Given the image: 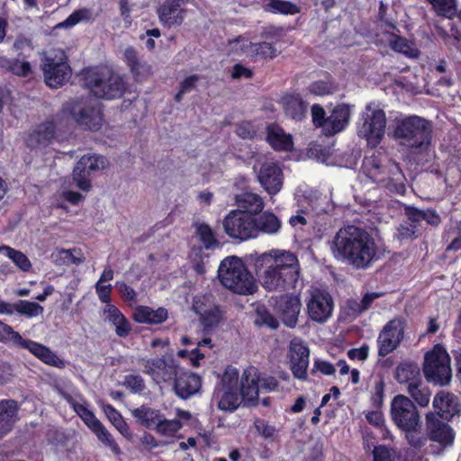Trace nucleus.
Instances as JSON below:
<instances>
[{
  "mask_svg": "<svg viewBox=\"0 0 461 461\" xmlns=\"http://www.w3.org/2000/svg\"><path fill=\"white\" fill-rule=\"evenodd\" d=\"M237 204L242 208L241 211L252 213L253 216L259 214L264 208L262 198L253 193H242L236 196Z\"/></svg>",
  "mask_w": 461,
  "mask_h": 461,
  "instance_id": "37998d69",
  "label": "nucleus"
},
{
  "mask_svg": "<svg viewBox=\"0 0 461 461\" xmlns=\"http://www.w3.org/2000/svg\"><path fill=\"white\" fill-rule=\"evenodd\" d=\"M262 287L267 292L288 293L296 287L301 274L297 256L290 251L271 249L249 256Z\"/></svg>",
  "mask_w": 461,
  "mask_h": 461,
  "instance_id": "f257e3e1",
  "label": "nucleus"
},
{
  "mask_svg": "<svg viewBox=\"0 0 461 461\" xmlns=\"http://www.w3.org/2000/svg\"><path fill=\"white\" fill-rule=\"evenodd\" d=\"M13 49L16 52V56L22 59H27L30 57V52L33 50L32 41L23 34H19L14 40Z\"/></svg>",
  "mask_w": 461,
  "mask_h": 461,
  "instance_id": "13d9d810",
  "label": "nucleus"
},
{
  "mask_svg": "<svg viewBox=\"0 0 461 461\" xmlns=\"http://www.w3.org/2000/svg\"><path fill=\"white\" fill-rule=\"evenodd\" d=\"M0 68L22 77H26L32 72L31 63L18 56L8 58L0 55Z\"/></svg>",
  "mask_w": 461,
  "mask_h": 461,
  "instance_id": "4c0bfd02",
  "label": "nucleus"
},
{
  "mask_svg": "<svg viewBox=\"0 0 461 461\" xmlns=\"http://www.w3.org/2000/svg\"><path fill=\"white\" fill-rule=\"evenodd\" d=\"M98 440L107 448H109L115 456H121L122 451L114 439L113 436L107 430L103 423L93 430Z\"/></svg>",
  "mask_w": 461,
  "mask_h": 461,
  "instance_id": "09e8293b",
  "label": "nucleus"
},
{
  "mask_svg": "<svg viewBox=\"0 0 461 461\" xmlns=\"http://www.w3.org/2000/svg\"><path fill=\"white\" fill-rule=\"evenodd\" d=\"M456 431L444 420L438 418L435 413L429 411L425 415V429L422 425L418 429L411 447L420 450L429 441L437 444V454H442L445 450L454 446Z\"/></svg>",
  "mask_w": 461,
  "mask_h": 461,
  "instance_id": "39448f33",
  "label": "nucleus"
},
{
  "mask_svg": "<svg viewBox=\"0 0 461 461\" xmlns=\"http://www.w3.org/2000/svg\"><path fill=\"white\" fill-rule=\"evenodd\" d=\"M438 16L451 18L456 14V0H427Z\"/></svg>",
  "mask_w": 461,
  "mask_h": 461,
  "instance_id": "6e6d98bb",
  "label": "nucleus"
},
{
  "mask_svg": "<svg viewBox=\"0 0 461 461\" xmlns=\"http://www.w3.org/2000/svg\"><path fill=\"white\" fill-rule=\"evenodd\" d=\"M385 33L389 34L388 41L392 50L405 55L411 52V47L406 38L395 32H389L388 31H386Z\"/></svg>",
  "mask_w": 461,
  "mask_h": 461,
  "instance_id": "052dcab7",
  "label": "nucleus"
},
{
  "mask_svg": "<svg viewBox=\"0 0 461 461\" xmlns=\"http://www.w3.org/2000/svg\"><path fill=\"white\" fill-rule=\"evenodd\" d=\"M423 374L429 383L444 386L452 377L450 357L441 344H436L426 352L423 363Z\"/></svg>",
  "mask_w": 461,
  "mask_h": 461,
  "instance_id": "6e6552de",
  "label": "nucleus"
},
{
  "mask_svg": "<svg viewBox=\"0 0 461 461\" xmlns=\"http://www.w3.org/2000/svg\"><path fill=\"white\" fill-rule=\"evenodd\" d=\"M123 61L137 81L149 77L152 73L151 66L140 59L138 51L132 46L125 49Z\"/></svg>",
  "mask_w": 461,
  "mask_h": 461,
  "instance_id": "72a5a7b5",
  "label": "nucleus"
},
{
  "mask_svg": "<svg viewBox=\"0 0 461 461\" xmlns=\"http://www.w3.org/2000/svg\"><path fill=\"white\" fill-rule=\"evenodd\" d=\"M85 86L97 98L116 99L122 96L126 89L124 77L112 71L86 69L83 75Z\"/></svg>",
  "mask_w": 461,
  "mask_h": 461,
  "instance_id": "423d86ee",
  "label": "nucleus"
},
{
  "mask_svg": "<svg viewBox=\"0 0 461 461\" xmlns=\"http://www.w3.org/2000/svg\"><path fill=\"white\" fill-rule=\"evenodd\" d=\"M0 252H5V255L22 271L28 272L31 270L32 263L23 252L6 245L0 246Z\"/></svg>",
  "mask_w": 461,
  "mask_h": 461,
  "instance_id": "de8ad7c7",
  "label": "nucleus"
},
{
  "mask_svg": "<svg viewBox=\"0 0 461 461\" xmlns=\"http://www.w3.org/2000/svg\"><path fill=\"white\" fill-rule=\"evenodd\" d=\"M195 234L199 238V240L203 243L205 249H213L220 244L216 238L215 232L210 227L209 224L202 222L196 225Z\"/></svg>",
  "mask_w": 461,
  "mask_h": 461,
  "instance_id": "49530a36",
  "label": "nucleus"
},
{
  "mask_svg": "<svg viewBox=\"0 0 461 461\" xmlns=\"http://www.w3.org/2000/svg\"><path fill=\"white\" fill-rule=\"evenodd\" d=\"M432 404L435 415L444 420L450 421L455 415L460 414L461 403L454 393L439 392L434 396Z\"/></svg>",
  "mask_w": 461,
  "mask_h": 461,
  "instance_id": "393cba45",
  "label": "nucleus"
},
{
  "mask_svg": "<svg viewBox=\"0 0 461 461\" xmlns=\"http://www.w3.org/2000/svg\"><path fill=\"white\" fill-rule=\"evenodd\" d=\"M223 230L232 240L246 241L257 237L256 216L241 210H231L223 219Z\"/></svg>",
  "mask_w": 461,
  "mask_h": 461,
  "instance_id": "ddd939ff",
  "label": "nucleus"
},
{
  "mask_svg": "<svg viewBox=\"0 0 461 461\" xmlns=\"http://www.w3.org/2000/svg\"><path fill=\"white\" fill-rule=\"evenodd\" d=\"M395 379L399 384H416L421 380L419 366L409 361L401 362L395 369Z\"/></svg>",
  "mask_w": 461,
  "mask_h": 461,
  "instance_id": "a19ab883",
  "label": "nucleus"
},
{
  "mask_svg": "<svg viewBox=\"0 0 461 461\" xmlns=\"http://www.w3.org/2000/svg\"><path fill=\"white\" fill-rule=\"evenodd\" d=\"M240 396L244 404L249 407L257 406L259 394V377L256 372L252 374L249 370H245L242 374L240 388H239Z\"/></svg>",
  "mask_w": 461,
  "mask_h": 461,
  "instance_id": "cd10ccee",
  "label": "nucleus"
},
{
  "mask_svg": "<svg viewBox=\"0 0 461 461\" xmlns=\"http://www.w3.org/2000/svg\"><path fill=\"white\" fill-rule=\"evenodd\" d=\"M57 127L53 121H46L31 132L30 139L39 146H49L56 138Z\"/></svg>",
  "mask_w": 461,
  "mask_h": 461,
  "instance_id": "58836bf2",
  "label": "nucleus"
},
{
  "mask_svg": "<svg viewBox=\"0 0 461 461\" xmlns=\"http://www.w3.org/2000/svg\"><path fill=\"white\" fill-rule=\"evenodd\" d=\"M131 414L147 429H151L154 426L156 428L163 415L159 410L152 409L147 405H141L132 410Z\"/></svg>",
  "mask_w": 461,
  "mask_h": 461,
  "instance_id": "c03bdc74",
  "label": "nucleus"
},
{
  "mask_svg": "<svg viewBox=\"0 0 461 461\" xmlns=\"http://www.w3.org/2000/svg\"><path fill=\"white\" fill-rule=\"evenodd\" d=\"M290 369L294 378L300 381L308 380L310 349L303 342H292L290 346Z\"/></svg>",
  "mask_w": 461,
  "mask_h": 461,
  "instance_id": "5701e85b",
  "label": "nucleus"
},
{
  "mask_svg": "<svg viewBox=\"0 0 461 461\" xmlns=\"http://www.w3.org/2000/svg\"><path fill=\"white\" fill-rule=\"evenodd\" d=\"M15 312L23 315L27 318H33L43 313V307L35 302L27 300H19L14 303Z\"/></svg>",
  "mask_w": 461,
  "mask_h": 461,
  "instance_id": "603ef678",
  "label": "nucleus"
},
{
  "mask_svg": "<svg viewBox=\"0 0 461 461\" xmlns=\"http://www.w3.org/2000/svg\"><path fill=\"white\" fill-rule=\"evenodd\" d=\"M19 404L14 399L0 400V438L10 433L18 419Z\"/></svg>",
  "mask_w": 461,
  "mask_h": 461,
  "instance_id": "c756f323",
  "label": "nucleus"
},
{
  "mask_svg": "<svg viewBox=\"0 0 461 461\" xmlns=\"http://www.w3.org/2000/svg\"><path fill=\"white\" fill-rule=\"evenodd\" d=\"M41 70L46 85L51 88L63 86L71 77L72 69L67 61V57L46 56L42 59Z\"/></svg>",
  "mask_w": 461,
  "mask_h": 461,
  "instance_id": "f3484780",
  "label": "nucleus"
},
{
  "mask_svg": "<svg viewBox=\"0 0 461 461\" xmlns=\"http://www.w3.org/2000/svg\"><path fill=\"white\" fill-rule=\"evenodd\" d=\"M75 411L81 417L85 424L93 431L99 427L102 422L95 417L93 411H91L84 404L77 403L74 405Z\"/></svg>",
  "mask_w": 461,
  "mask_h": 461,
  "instance_id": "bf43d9fd",
  "label": "nucleus"
},
{
  "mask_svg": "<svg viewBox=\"0 0 461 461\" xmlns=\"http://www.w3.org/2000/svg\"><path fill=\"white\" fill-rule=\"evenodd\" d=\"M256 223L257 236L259 232L270 235L276 234L280 230L282 227L281 221L278 219V217L272 212L268 211L256 215Z\"/></svg>",
  "mask_w": 461,
  "mask_h": 461,
  "instance_id": "79ce46f5",
  "label": "nucleus"
},
{
  "mask_svg": "<svg viewBox=\"0 0 461 461\" xmlns=\"http://www.w3.org/2000/svg\"><path fill=\"white\" fill-rule=\"evenodd\" d=\"M0 327L1 341L12 342L20 348L27 349L34 357L49 366L55 367H62L64 366L63 361L50 348L31 339H24L18 331H15L8 324L0 322Z\"/></svg>",
  "mask_w": 461,
  "mask_h": 461,
  "instance_id": "9b49d317",
  "label": "nucleus"
},
{
  "mask_svg": "<svg viewBox=\"0 0 461 461\" xmlns=\"http://www.w3.org/2000/svg\"><path fill=\"white\" fill-rule=\"evenodd\" d=\"M252 50L256 56L264 59H272L276 57V49L272 43L267 41L254 43L252 45Z\"/></svg>",
  "mask_w": 461,
  "mask_h": 461,
  "instance_id": "0e129e2a",
  "label": "nucleus"
},
{
  "mask_svg": "<svg viewBox=\"0 0 461 461\" xmlns=\"http://www.w3.org/2000/svg\"><path fill=\"white\" fill-rule=\"evenodd\" d=\"M239 389V372L235 367L228 366L215 390Z\"/></svg>",
  "mask_w": 461,
  "mask_h": 461,
  "instance_id": "864d4df0",
  "label": "nucleus"
},
{
  "mask_svg": "<svg viewBox=\"0 0 461 461\" xmlns=\"http://www.w3.org/2000/svg\"><path fill=\"white\" fill-rule=\"evenodd\" d=\"M406 321L402 317L390 320L377 339L378 356L384 357L394 351L404 338Z\"/></svg>",
  "mask_w": 461,
  "mask_h": 461,
  "instance_id": "dca6fc26",
  "label": "nucleus"
},
{
  "mask_svg": "<svg viewBox=\"0 0 461 461\" xmlns=\"http://www.w3.org/2000/svg\"><path fill=\"white\" fill-rule=\"evenodd\" d=\"M432 122L418 115L395 119L393 138L416 154L427 153L431 146Z\"/></svg>",
  "mask_w": 461,
  "mask_h": 461,
  "instance_id": "7ed1b4c3",
  "label": "nucleus"
},
{
  "mask_svg": "<svg viewBox=\"0 0 461 461\" xmlns=\"http://www.w3.org/2000/svg\"><path fill=\"white\" fill-rule=\"evenodd\" d=\"M382 178L384 180L378 181L377 183L383 185L389 192L402 195L405 194L406 178L399 164L395 162L389 163L386 174L384 175Z\"/></svg>",
  "mask_w": 461,
  "mask_h": 461,
  "instance_id": "473e14b6",
  "label": "nucleus"
},
{
  "mask_svg": "<svg viewBox=\"0 0 461 461\" xmlns=\"http://www.w3.org/2000/svg\"><path fill=\"white\" fill-rule=\"evenodd\" d=\"M308 90L317 96L330 95L336 92L337 85L331 80H317L309 86Z\"/></svg>",
  "mask_w": 461,
  "mask_h": 461,
  "instance_id": "4d7b16f0",
  "label": "nucleus"
},
{
  "mask_svg": "<svg viewBox=\"0 0 461 461\" xmlns=\"http://www.w3.org/2000/svg\"><path fill=\"white\" fill-rule=\"evenodd\" d=\"M350 119V107L348 104H341L336 105L328 116V126L326 132L330 135L342 131L348 124Z\"/></svg>",
  "mask_w": 461,
  "mask_h": 461,
  "instance_id": "c9c22d12",
  "label": "nucleus"
},
{
  "mask_svg": "<svg viewBox=\"0 0 461 461\" xmlns=\"http://www.w3.org/2000/svg\"><path fill=\"white\" fill-rule=\"evenodd\" d=\"M213 395L218 400L217 406L221 411L233 412L240 405L239 389L214 390Z\"/></svg>",
  "mask_w": 461,
  "mask_h": 461,
  "instance_id": "ea45409f",
  "label": "nucleus"
},
{
  "mask_svg": "<svg viewBox=\"0 0 461 461\" xmlns=\"http://www.w3.org/2000/svg\"><path fill=\"white\" fill-rule=\"evenodd\" d=\"M385 383L383 378L375 381L371 391L370 402L375 409H381L384 405Z\"/></svg>",
  "mask_w": 461,
  "mask_h": 461,
  "instance_id": "680f3d73",
  "label": "nucleus"
},
{
  "mask_svg": "<svg viewBox=\"0 0 461 461\" xmlns=\"http://www.w3.org/2000/svg\"><path fill=\"white\" fill-rule=\"evenodd\" d=\"M301 301L297 295L281 296L276 303V311L283 323L290 328L296 326L301 311Z\"/></svg>",
  "mask_w": 461,
  "mask_h": 461,
  "instance_id": "a878e982",
  "label": "nucleus"
},
{
  "mask_svg": "<svg viewBox=\"0 0 461 461\" xmlns=\"http://www.w3.org/2000/svg\"><path fill=\"white\" fill-rule=\"evenodd\" d=\"M218 278L224 287L238 294L249 295L257 290L254 276L237 256L227 257L221 262Z\"/></svg>",
  "mask_w": 461,
  "mask_h": 461,
  "instance_id": "20e7f679",
  "label": "nucleus"
},
{
  "mask_svg": "<svg viewBox=\"0 0 461 461\" xmlns=\"http://www.w3.org/2000/svg\"><path fill=\"white\" fill-rule=\"evenodd\" d=\"M104 313L106 319L115 327V334L119 338H127L131 331V324L125 315L115 305H105Z\"/></svg>",
  "mask_w": 461,
  "mask_h": 461,
  "instance_id": "e433bc0d",
  "label": "nucleus"
},
{
  "mask_svg": "<svg viewBox=\"0 0 461 461\" xmlns=\"http://www.w3.org/2000/svg\"><path fill=\"white\" fill-rule=\"evenodd\" d=\"M258 180L268 194H276L282 188V170L276 164L266 162L260 167Z\"/></svg>",
  "mask_w": 461,
  "mask_h": 461,
  "instance_id": "bb28decb",
  "label": "nucleus"
},
{
  "mask_svg": "<svg viewBox=\"0 0 461 461\" xmlns=\"http://www.w3.org/2000/svg\"><path fill=\"white\" fill-rule=\"evenodd\" d=\"M389 163L393 162L387 160L384 156L378 152L370 157H365L362 168L367 177L377 183L384 180L382 176L386 174Z\"/></svg>",
  "mask_w": 461,
  "mask_h": 461,
  "instance_id": "7c9ffc66",
  "label": "nucleus"
},
{
  "mask_svg": "<svg viewBox=\"0 0 461 461\" xmlns=\"http://www.w3.org/2000/svg\"><path fill=\"white\" fill-rule=\"evenodd\" d=\"M236 134L243 140H253L256 138L258 129L250 121H242L236 126Z\"/></svg>",
  "mask_w": 461,
  "mask_h": 461,
  "instance_id": "338daca9",
  "label": "nucleus"
},
{
  "mask_svg": "<svg viewBox=\"0 0 461 461\" xmlns=\"http://www.w3.org/2000/svg\"><path fill=\"white\" fill-rule=\"evenodd\" d=\"M104 157L96 155H84L77 162L73 169V181L76 185L83 190L89 191L92 187L91 185V175L97 171L100 167V164H104Z\"/></svg>",
  "mask_w": 461,
  "mask_h": 461,
  "instance_id": "412c9836",
  "label": "nucleus"
},
{
  "mask_svg": "<svg viewBox=\"0 0 461 461\" xmlns=\"http://www.w3.org/2000/svg\"><path fill=\"white\" fill-rule=\"evenodd\" d=\"M366 419L369 424L381 429L384 438H387L389 437L390 431L385 426L384 417L379 409L368 411L366 414Z\"/></svg>",
  "mask_w": 461,
  "mask_h": 461,
  "instance_id": "e2e57ef3",
  "label": "nucleus"
},
{
  "mask_svg": "<svg viewBox=\"0 0 461 461\" xmlns=\"http://www.w3.org/2000/svg\"><path fill=\"white\" fill-rule=\"evenodd\" d=\"M0 327L1 341L12 342L20 348L27 349L34 357L49 366L55 367H62L64 366L63 361L50 348L31 339H24L18 331H15L8 324L0 322Z\"/></svg>",
  "mask_w": 461,
  "mask_h": 461,
  "instance_id": "9d476101",
  "label": "nucleus"
},
{
  "mask_svg": "<svg viewBox=\"0 0 461 461\" xmlns=\"http://www.w3.org/2000/svg\"><path fill=\"white\" fill-rule=\"evenodd\" d=\"M333 308V299L328 292L320 289L312 291L307 301V313L311 320L319 323L327 321L332 314Z\"/></svg>",
  "mask_w": 461,
  "mask_h": 461,
  "instance_id": "aec40b11",
  "label": "nucleus"
},
{
  "mask_svg": "<svg viewBox=\"0 0 461 461\" xmlns=\"http://www.w3.org/2000/svg\"><path fill=\"white\" fill-rule=\"evenodd\" d=\"M182 427L183 424L178 419L167 420L162 415L155 429L160 435L173 437Z\"/></svg>",
  "mask_w": 461,
  "mask_h": 461,
  "instance_id": "5fc2aeb1",
  "label": "nucleus"
},
{
  "mask_svg": "<svg viewBox=\"0 0 461 461\" xmlns=\"http://www.w3.org/2000/svg\"><path fill=\"white\" fill-rule=\"evenodd\" d=\"M256 323L271 329H276L279 326L277 319L265 307L257 309Z\"/></svg>",
  "mask_w": 461,
  "mask_h": 461,
  "instance_id": "774afa93",
  "label": "nucleus"
},
{
  "mask_svg": "<svg viewBox=\"0 0 461 461\" xmlns=\"http://www.w3.org/2000/svg\"><path fill=\"white\" fill-rule=\"evenodd\" d=\"M281 104L286 116L294 121H302L307 113V103L299 94H287L282 97Z\"/></svg>",
  "mask_w": 461,
  "mask_h": 461,
  "instance_id": "f704fd0d",
  "label": "nucleus"
},
{
  "mask_svg": "<svg viewBox=\"0 0 461 461\" xmlns=\"http://www.w3.org/2000/svg\"><path fill=\"white\" fill-rule=\"evenodd\" d=\"M407 392L420 406L426 407L429 404L430 391L427 386L423 385L421 380L416 384L407 385Z\"/></svg>",
  "mask_w": 461,
  "mask_h": 461,
  "instance_id": "8fccbe9b",
  "label": "nucleus"
},
{
  "mask_svg": "<svg viewBox=\"0 0 461 461\" xmlns=\"http://www.w3.org/2000/svg\"><path fill=\"white\" fill-rule=\"evenodd\" d=\"M188 0H165L158 8V16L164 27L180 26L186 15L185 5Z\"/></svg>",
  "mask_w": 461,
  "mask_h": 461,
  "instance_id": "4be33fe9",
  "label": "nucleus"
},
{
  "mask_svg": "<svg viewBox=\"0 0 461 461\" xmlns=\"http://www.w3.org/2000/svg\"><path fill=\"white\" fill-rule=\"evenodd\" d=\"M194 309L205 335L211 334L223 321L224 313L221 307L203 296L194 300Z\"/></svg>",
  "mask_w": 461,
  "mask_h": 461,
  "instance_id": "6ab92c4d",
  "label": "nucleus"
},
{
  "mask_svg": "<svg viewBox=\"0 0 461 461\" xmlns=\"http://www.w3.org/2000/svg\"><path fill=\"white\" fill-rule=\"evenodd\" d=\"M386 127L385 113L382 109H375L372 104L366 105L358 122V135L368 141L379 143L384 136Z\"/></svg>",
  "mask_w": 461,
  "mask_h": 461,
  "instance_id": "2eb2a0df",
  "label": "nucleus"
},
{
  "mask_svg": "<svg viewBox=\"0 0 461 461\" xmlns=\"http://www.w3.org/2000/svg\"><path fill=\"white\" fill-rule=\"evenodd\" d=\"M331 248L336 258L347 262L356 269L368 267L376 254L374 239L367 231L355 225L339 229Z\"/></svg>",
  "mask_w": 461,
  "mask_h": 461,
  "instance_id": "f03ea898",
  "label": "nucleus"
},
{
  "mask_svg": "<svg viewBox=\"0 0 461 461\" xmlns=\"http://www.w3.org/2000/svg\"><path fill=\"white\" fill-rule=\"evenodd\" d=\"M168 318V312L164 307L156 310L146 305H138L132 313V319L140 324L158 325L165 322Z\"/></svg>",
  "mask_w": 461,
  "mask_h": 461,
  "instance_id": "2f4dec72",
  "label": "nucleus"
},
{
  "mask_svg": "<svg viewBox=\"0 0 461 461\" xmlns=\"http://www.w3.org/2000/svg\"><path fill=\"white\" fill-rule=\"evenodd\" d=\"M94 19L93 12L88 8H79L69 14L63 22L58 24L59 28H70L81 22H90Z\"/></svg>",
  "mask_w": 461,
  "mask_h": 461,
  "instance_id": "3c124183",
  "label": "nucleus"
},
{
  "mask_svg": "<svg viewBox=\"0 0 461 461\" xmlns=\"http://www.w3.org/2000/svg\"><path fill=\"white\" fill-rule=\"evenodd\" d=\"M175 393L183 400H187L199 393L202 387L201 377L191 372L176 371L173 381Z\"/></svg>",
  "mask_w": 461,
  "mask_h": 461,
  "instance_id": "b1692460",
  "label": "nucleus"
},
{
  "mask_svg": "<svg viewBox=\"0 0 461 461\" xmlns=\"http://www.w3.org/2000/svg\"><path fill=\"white\" fill-rule=\"evenodd\" d=\"M142 372L149 375L157 384L172 383L179 367L173 358L164 356L142 359Z\"/></svg>",
  "mask_w": 461,
  "mask_h": 461,
  "instance_id": "a211bd4d",
  "label": "nucleus"
},
{
  "mask_svg": "<svg viewBox=\"0 0 461 461\" xmlns=\"http://www.w3.org/2000/svg\"><path fill=\"white\" fill-rule=\"evenodd\" d=\"M0 327L1 341L12 342L20 348L27 349L34 357L49 366L55 367H62L64 366L63 361L50 348L31 339H24L18 331H15L8 324L0 322Z\"/></svg>",
  "mask_w": 461,
  "mask_h": 461,
  "instance_id": "f8f14e48",
  "label": "nucleus"
},
{
  "mask_svg": "<svg viewBox=\"0 0 461 461\" xmlns=\"http://www.w3.org/2000/svg\"><path fill=\"white\" fill-rule=\"evenodd\" d=\"M0 327L1 341L12 342L20 348L27 349L34 357L49 366L55 367H62L64 366L63 361L50 348L31 339H24L18 331H15L8 324L0 322Z\"/></svg>",
  "mask_w": 461,
  "mask_h": 461,
  "instance_id": "1a4fd4ad",
  "label": "nucleus"
},
{
  "mask_svg": "<svg viewBox=\"0 0 461 461\" xmlns=\"http://www.w3.org/2000/svg\"><path fill=\"white\" fill-rule=\"evenodd\" d=\"M266 140L276 151H290L294 148L291 134H286L284 129L276 122H271L266 128Z\"/></svg>",
  "mask_w": 461,
  "mask_h": 461,
  "instance_id": "c85d7f7f",
  "label": "nucleus"
},
{
  "mask_svg": "<svg viewBox=\"0 0 461 461\" xmlns=\"http://www.w3.org/2000/svg\"><path fill=\"white\" fill-rule=\"evenodd\" d=\"M254 427L256 430L265 438L274 440L276 437V429L275 426L270 425L264 419L257 418L254 420Z\"/></svg>",
  "mask_w": 461,
  "mask_h": 461,
  "instance_id": "69168bd1",
  "label": "nucleus"
},
{
  "mask_svg": "<svg viewBox=\"0 0 461 461\" xmlns=\"http://www.w3.org/2000/svg\"><path fill=\"white\" fill-rule=\"evenodd\" d=\"M264 10L284 15H294L300 13V7L296 4L285 0H265Z\"/></svg>",
  "mask_w": 461,
  "mask_h": 461,
  "instance_id": "a18cd8bd",
  "label": "nucleus"
},
{
  "mask_svg": "<svg viewBox=\"0 0 461 461\" xmlns=\"http://www.w3.org/2000/svg\"><path fill=\"white\" fill-rule=\"evenodd\" d=\"M68 113L83 130L97 131L101 129L104 113L100 104L75 100L68 104Z\"/></svg>",
  "mask_w": 461,
  "mask_h": 461,
  "instance_id": "4468645a",
  "label": "nucleus"
},
{
  "mask_svg": "<svg viewBox=\"0 0 461 461\" xmlns=\"http://www.w3.org/2000/svg\"><path fill=\"white\" fill-rule=\"evenodd\" d=\"M390 413L392 420L404 433L405 439L411 446L422 425L416 405L407 396L398 394L392 400Z\"/></svg>",
  "mask_w": 461,
  "mask_h": 461,
  "instance_id": "0eeeda50",
  "label": "nucleus"
}]
</instances>
